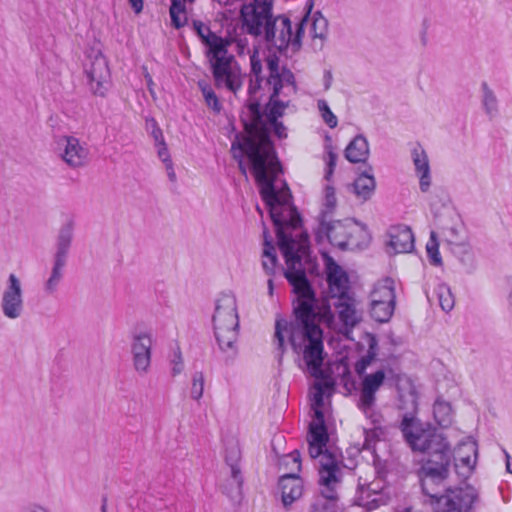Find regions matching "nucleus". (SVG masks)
Wrapping results in <instances>:
<instances>
[{"label": "nucleus", "instance_id": "nucleus-1", "mask_svg": "<svg viewBox=\"0 0 512 512\" xmlns=\"http://www.w3.org/2000/svg\"><path fill=\"white\" fill-rule=\"evenodd\" d=\"M280 250L287 265L284 276L292 286L295 299L292 301L294 319L288 321L285 318H276L274 336L277 349L281 358L288 343L293 352L301 357L309 374L317 380H323L325 353L320 325L325 323L328 327L334 326L335 314L332 306L346 329L353 328L361 321V313L356 309L355 299L349 295L318 303L302 263L309 251L306 232L299 234L289 244L283 242Z\"/></svg>", "mask_w": 512, "mask_h": 512}, {"label": "nucleus", "instance_id": "nucleus-2", "mask_svg": "<svg viewBox=\"0 0 512 512\" xmlns=\"http://www.w3.org/2000/svg\"><path fill=\"white\" fill-rule=\"evenodd\" d=\"M231 150L240 172L245 177L247 167L244 156L248 158L260 195L276 228L279 248L282 249L283 242L289 244L304 232L300 229L301 218L291 203V193L287 184L284 183L281 189L275 186L278 175L282 173V167L269 131L265 127H254L242 141L233 142Z\"/></svg>", "mask_w": 512, "mask_h": 512}, {"label": "nucleus", "instance_id": "nucleus-3", "mask_svg": "<svg viewBox=\"0 0 512 512\" xmlns=\"http://www.w3.org/2000/svg\"><path fill=\"white\" fill-rule=\"evenodd\" d=\"M333 384L328 381H317L313 385L312 409L313 420L309 424L307 436L308 452L312 459L319 460V483L323 487L322 495L329 500L336 498L335 488L340 483L342 470L339 455L327 448L329 440L322 407L324 405V394L332 389Z\"/></svg>", "mask_w": 512, "mask_h": 512}, {"label": "nucleus", "instance_id": "nucleus-4", "mask_svg": "<svg viewBox=\"0 0 512 512\" xmlns=\"http://www.w3.org/2000/svg\"><path fill=\"white\" fill-rule=\"evenodd\" d=\"M400 430L406 443L413 451L427 453L429 459L423 465L424 488L433 481H439L449 473L451 450L449 443L430 425L422 423L411 415H404Z\"/></svg>", "mask_w": 512, "mask_h": 512}, {"label": "nucleus", "instance_id": "nucleus-5", "mask_svg": "<svg viewBox=\"0 0 512 512\" xmlns=\"http://www.w3.org/2000/svg\"><path fill=\"white\" fill-rule=\"evenodd\" d=\"M265 63L267 79L265 80L264 90L259 93V95L263 94L260 103L265 98L268 99V103L266 104L267 121H275L283 116L290 102L289 99L280 98L281 94L288 96L283 90L296 91L295 77L287 67L280 66L279 58L275 54H269L265 59ZM251 115L256 123L252 125L249 130H252L254 127H265L268 130L265 125H259L262 118L261 113L260 118H257L252 113Z\"/></svg>", "mask_w": 512, "mask_h": 512}, {"label": "nucleus", "instance_id": "nucleus-6", "mask_svg": "<svg viewBox=\"0 0 512 512\" xmlns=\"http://www.w3.org/2000/svg\"><path fill=\"white\" fill-rule=\"evenodd\" d=\"M213 325L219 348L226 354V361L237 355L239 317L236 298L232 293H222L216 300Z\"/></svg>", "mask_w": 512, "mask_h": 512}, {"label": "nucleus", "instance_id": "nucleus-7", "mask_svg": "<svg viewBox=\"0 0 512 512\" xmlns=\"http://www.w3.org/2000/svg\"><path fill=\"white\" fill-rule=\"evenodd\" d=\"M308 15L296 16L291 19L287 14L276 15L260 36L267 47L275 48L279 52L291 49L297 52L302 47Z\"/></svg>", "mask_w": 512, "mask_h": 512}, {"label": "nucleus", "instance_id": "nucleus-8", "mask_svg": "<svg viewBox=\"0 0 512 512\" xmlns=\"http://www.w3.org/2000/svg\"><path fill=\"white\" fill-rule=\"evenodd\" d=\"M73 231V221L69 220L61 226L57 235L56 251L52 259V267L43 285V289L48 295L55 294L64 279L69 250L73 240Z\"/></svg>", "mask_w": 512, "mask_h": 512}, {"label": "nucleus", "instance_id": "nucleus-9", "mask_svg": "<svg viewBox=\"0 0 512 512\" xmlns=\"http://www.w3.org/2000/svg\"><path fill=\"white\" fill-rule=\"evenodd\" d=\"M209 53L212 55L210 61L217 85L225 86L236 94L241 88L242 76L236 68L232 67L231 60L233 57L227 55L223 40L217 44L214 42L213 46L209 48Z\"/></svg>", "mask_w": 512, "mask_h": 512}, {"label": "nucleus", "instance_id": "nucleus-10", "mask_svg": "<svg viewBox=\"0 0 512 512\" xmlns=\"http://www.w3.org/2000/svg\"><path fill=\"white\" fill-rule=\"evenodd\" d=\"M273 2V0H252L242 5L240 17L247 34L260 38L274 17Z\"/></svg>", "mask_w": 512, "mask_h": 512}, {"label": "nucleus", "instance_id": "nucleus-11", "mask_svg": "<svg viewBox=\"0 0 512 512\" xmlns=\"http://www.w3.org/2000/svg\"><path fill=\"white\" fill-rule=\"evenodd\" d=\"M478 500L479 492L473 486L447 489L437 498L435 512H472Z\"/></svg>", "mask_w": 512, "mask_h": 512}, {"label": "nucleus", "instance_id": "nucleus-12", "mask_svg": "<svg viewBox=\"0 0 512 512\" xmlns=\"http://www.w3.org/2000/svg\"><path fill=\"white\" fill-rule=\"evenodd\" d=\"M84 71L91 92L104 97L110 88V70L106 58L99 50H92L88 54Z\"/></svg>", "mask_w": 512, "mask_h": 512}, {"label": "nucleus", "instance_id": "nucleus-13", "mask_svg": "<svg viewBox=\"0 0 512 512\" xmlns=\"http://www.w3.org/2000/svg\"><path fill=\"white\" fill-rule=\"evenodd\" d=\"M0 308L3 316L9 320L19 319L24 314L25 305L22 283L14 273L8 276L1 295Z\"/></svg>", "mask_w": 512, "mask_h": 512}, {"label": "nucleus", "instance_id": "nucleus-14", "mask_svg": "<svg viewBox=\"0 0 512 512\" xmlns=\"http://www.w3.org/2000/svg\"><path fill=\"white\" fill-rule=\"evenodd\" d=\"M386 376L383 370H378L375 373L366 375L362 380L358 407L367 417L372 419L374 424L378 422L379 417L374 413L376 392L384 383Z\"/></svg>", "mask_w": 512, "mask_h": 512}, {"label": "nucleus", "instance_id": "nucleus-15", "mask_svg": "<svg viewBox=\"0 0 512 512\" xmlns=\"http://www.w3.org/2000/svg\"><path fill=\"white\" fill-rule=\"evenodd\" d=\"M153 336L149 331H140L132 335L131 355L135 371L139 375L149 372L152 357Z\"/></svg>", "mask_w": 512, "mask_h": 512}, {"label": "nucleus", "instance_id": "nucleus-16", "mask_svg": "<svg viewBox=\"0 0 512 512\" xmlns=\"http://www.w3.org/2000/svg\"><path fill=\"white\" fill-rule=\"evenodd\" d=\"M250 63L251 74L254 78L250 79L248 87V108L254 116L260 118V100L263 97V94L259 95V93L264 90V84L267 76H262V63L257 56V52H254L250 56Z\"/></svg>", "mask_w": 512, "mask_h": 512}, {"label": "nucleus", "instance_id": "nucleus-17", "mask_svg": "<svg viewBox=\"0 0 512 512\" xmlns=\"http://www.w3.org/2000/svg\"><path fill=\"white\" fill-rule=\"evenodd\" d=\"M58 145L60 148H63L61 153L62 159L71 168L83 167L88 163L89 149L79 139L72 136H64L59 140Z\"/></svg>", "mask_w": 512, "mask_h": 512}, {"label": "nucleus", "instance_id": "nucleus-18", "mask_svg": "<svg viewBox=\"0 0 512 512\" xmlns=\"http://www.w3.org/2000/svg\"><path fill=\"white\" fill-rule=\"evenodd\" d=\"M388 237L387 248L389 253H409L414 249V235L410 227L406 225L391 226L388 230Z\"/></svg>", "mask_w": 512, "mask_h": 512}, {"label": "nucleus", "instance_id": "nucleus-19", "mask_svg": "<svg viewBox=\"0 0 512 512\" xmlns=\"http://www.w3.org/2000/svg\"><path fill=\"white\" fill-rule=\"evenodd\" d=\"M327 283L330 290V297L326 300H333L342 295H348V276L346 272L332 258L326 262Z\"/></svg>", "mask_w": 512, "mask_h": 512}, {"label": "nucleus", "instance_id": "nucleus-20", "mask_svg": "<svg viewBox=\"0 0 512 512\" xmlns=\"http://www.w3.org/2000/svg\"><path fill=\"white\" fill-rule=\"evenodd\" d=\"M279 487L281 489L282 503L286 508L299 499L303 492L302 480L294 472L281 476Z\"/></svg>", "mask_w": 512, "mask_h": 512}, {"label": "nucleus", "instance_id": "nucleus-21", "mask_svg": "<svg viewBox=\"0 0 512 512\" xmlns=\"http://www.w3.org/2000/svg\"><path fill=\"white\" fill-rule=\"evenodd\" d=\"M323 228L325 229L327 238L329 242L340 248L341 250H345L349 243L350 237V229L351 225H347L342 221H334L330 223H322Z\"/></svg>", "mask_w": 512, "mask_h": 512}, {"label": "nucleus", "instance_id": "nucleus-22", "mask_svg": "<svg viewBox=\"0 0 512 512\" xmlns=\"http://www.w3.org/2000/svg\"><path fill=\"white\" fill-rule=\"evenodd\" d=\"M478 448L474 441L462 442L456 449L455 461L456 467L459 464L467 469L470 473L477 462Z\"/></svg>", "mask_w": 512, "mask_h": 512}, {"label": "nucleus", "instance_id": "nucleus-23", "mask_svg": "<svg viewBox=\"0 0 512 512\" xmlns=\"http://www.w3.org/2000/svg\"><path fill=\"white\" fill-rule=\"evenodd\" d=\"M345 158L351 163L365 162L369 156V144L363 135H357L345 149Z\"/></svg>", "mask_w": 512, "mask_h": 512}, {"label": "nucleus", "instance_id": "nucleus-24", "mask_svg": "<svg viewBox=\"0 0 512 512\" xmlns=\"http://www.w3.org/2000/svg\"><path fill=\"white\" fill-rule=\"evenodd\" d=\"M376 188V181L371 173L363 172L360 174L352 184V192L361 201L369 200L374 194Z\"/></svg>", "mask_w": 512, "mask_h": 512}, {"label": "nucleus", "instance_id": "nucleus-25", "mask_svg": "<svg viewBox=\"0 0 512 512\" xmlns=\"http://www.w3.org/2000/svg\"><path fill=\"white\" fill-rule=\"evenodd\" d=\"M395 302L396 295L394 290V281L391 278H385L377 282L370 293V302Z\"/></svg>", "mask_w": 512, "mask_h": 512}, {"label": "nucleus", "instance_id": "nucleus-26", "mask_svg": "<svg viewBox=\"0 0 512 512\" xmlns=\"http://www.w3.org/2000/svg\"><path fill=\"white\" fill-rule=\"evenodd\" d=\"M433 414L436 422L441 427H448L453 420V412L450 403L437 399L433 406Z\"/></svg>", "mask_w": 512, "mask_h": 512}, {"label": "nucleus", "instance_id": "nucleus-27", "mask_svg": "<svg viewBox=\"0 0 512 512\" xmlns=\"http://www.w3.org/2000/svg\"><path fill=\"white\" fill-rule=\"evenodd\" d=\"M225 460L227 465L230 467L231 477L235 482L238 491L240 492L243 479L241 476V470L238 466L239 451L235 446L226 451Z\"/></svg>", "mask_w": 512, "mask_h": 512}, {"label": "nucleus", "instance_id": "nucleus-28", "mask_svg": "<svg viewBox=\"0 0 512 512\" xmlns=\"http://www.w3.org/2000/svg\"><path fill=\"white\" fill-rule=\"evenodd\" d=\"M395 302H370V314L378 322H387L393 315Z\"/></svg>", "mask_w": 512, "mask_h": 512}, {"label": "nucleus", "instance_id": "nucleus-29", "mask_svg": "<svg viewBox=\"0 0 512 512\" xmlns=\"http://www.w3.org/2000/svg\"><path fill=\"white\" fill-rule=\"evenodd\" d=\"M481 92V102L485 113L490 117L495 116L498 113V99L494 91L486 82H483L481 84Z\"/></svg>", "mask_w": 512, "mask_h": 512}, {"label": "nucleus", "instance_id": "nucleus-30", "mask_svg": "<svg viewBox=\"0 0 512 512\" xmlns=\"http://www.w3.org/2000/svg\"><path fill=\"white\" fill-rule=\"evenodd\" d=\"M305 15L309 16V12ZM307 25H310V34L312 38H319L324 40L326 38L327 30H328V21L325 17L321 15L320 12H316L313 14L311 22L308 18Z\"/></svg>", "mask_w": 512, "mask_h": 512}, {"label": "nucleus", "instance_id": "nucleus-31", "mask_svg": "<svg viewBox=\"0 0 512 512\" xmlns=\"http://www.w3.org/2000/svg\"><path fill=\"white\" fill-rule=\"evenodd\" d=\"M192 25L193 30L208 48H211L214 42L217 44L222 41V38L211 32L210 27L203 22L194 20Z\"/></svg>", "mask_w": 512, "mask_h": 512}, {"label": "nucleus", "instance_id": "nucleus-32", "mask_svg": "<svg viewBox=\"0 0 512 512\" xmlns=\"http://www.w3.org/2000/svg\"><path fill=\"white\" fill-rule=\"evenodd\" d=\"M169 13L171 23L176 29H180L187 24L186 5L180 1H175V3L170 5Z\"/></svg>", "mask_w": 512, "mask_h": 512}, {"label": "nucleus", "instance_id": "nucleus-33", "mask_svg": "<svg viewBox=\"0 0 512 512\" xmlns=\"http://www.w3.org/2000/svg\"><path fill=\"white\" fill-rule=\"evenodd\" d=\"M276 264L277 256L275 247L270 241L265 239L262 260L263 269L267 274L272 275L275 271Z\"/></svg>", "mask_w": 512, "mask_h": 512}, {"label": "nucleus", "instance_id": "nucleus-34", "mask_svg": "<svg viewBox=\"0 0 512 512\" xmlns=\"http://www.w3.org/2000/svg\"><path fill=\"white\" fill-rule=\"evenodd\" d=\"M435 293L442 310L445 312L451 311L454 307L455 301L450 287L446 284H439L435 289Z\"/></svg>", "mask_w": 512, "mask_h": 512}, {"label": "nucleus", "instance_id": "nucleus-35", "mask_svg": "<svg viewBox=\"0 0 512 512\" xmlns=\"http://www.w3.org/2000/svg\"><path fill=\"white\" fill-rule=\"evenodd\" d=\"M198 87L202 92L206 105L214 112H220L221 104L210 84H208L206 81H199Z\"/></svg>", "mask_w": 512, "mask_h": 512}, {"label": "nucleus", "instance_id": "nucleus-36", "mask_svg": "<svg viewBox=\"0 0 512 512\" xmlns=\"http://www.w3.org/2000/svg\"><path fill=\"white\" fill-rule=\"evenodd\" d=\"M453 253L460 259V261L471 268L475 266V259L472 248L469 244L461 242L452 248Z\"/></svg>", "mask_w": 512, "mask_h": 512}, {"label": "nucleus", "instance_id": "nucleus-37", "mask_svg": "<svg viewBox=\"0 0 512 512\" xmlns=\"http://www.w3.org/2000/svg\"><path fill=\"white\" fill-rule=\"evenodd\" d=\"M412 160L417 174L430 170L427 154L421 146L412 150Z\"/></svg>", "mask_w": 512, "mask_h": 512}, {"label": "nucleus", "instance_id": "nucleus-38", "mask_svg": "<svg viewBox=\"0 0 512 512\" xmlns=\"http://www.w3.org/2000/svg\"><path fill=\"white\" fill-rule=\"evenodd\" d=\"M426 250L430 263L434 266H440L442 264V258L439 253V244L437 242L435 232H431L430 240L426 245Z\"/></svg>", "mask_w": 512, "mask_h": 512}, {"label": "nucleus", "instance_id": "nucleus-39", "mask_svg": "<svg viewBox=\"0 0 512 512\" xmlns=\"http://www.w3.org/2000/svg\"><path fill=\"white\" fill-rule=\"evenodd\" d=\"M364 443L363 449L372 450L377 441L383 436V429L380 426H375L371 429H364Z\"/></svg>", "mask_w": 512, "mask_h": 512}, {"label": "nucleus", "instance_id": "nucleus-40", "mask_svg": "<svg viewBox=\"0 0 512 512\" xmlns=\"http://www.w3.org/2000/svg\"><path fill=\"white\" fill-rule=\"evenodd\" d=\"M204 375L202 372L196 371L192 375V383L190 389V396L192 399L198 401L203 396L204 392Z\"/></svg>", "mask_w": 512, "mask_h": 512}, {"label": "nucleus", "instance_id": "nucleus-41", "mask_svg": "<svg viewBox=\"0 0 512 512\" xmlns=\"http://www.w3.org/2000/svg\"><path fill=\"white\" fill-rule=\"evenodd\" d=\"M317 106L323 121L330 127L335 128L338 124L337 117L331 111L328 103L324 99H320L317 102Z\"/></svg>", "mask_w": 512, "mask_h": 512}, {"label": "nucleus", "instance_id": "nucleus-42", "mask_svg": "<svg viewBox=\"0 0 512 512\" xmlns=\"http://www.w3.org/2000/svg\"><path fill=\"white\" fill-rule=\"evenodd\" d=\"M422 479H421V487H422V491L425 495H427L428 497L431 498V503H433L435 501V503L437 502V498L440 497L439 495V489H438V486L448 477V475L446 477H443L441 480L439 481H433L431 482L429 485H428V490L424 488V477H425V474H424V471L422 470Z\"/></svg>", "mask_w": 512, "mask_h": 512}, {"label": "nucleus", "instance_id": "nucleus-43", "mask_svg": "<svg viewBox=\"0 0 512 512\" xmlns=\"http://www.w3.org/2000/svg\"><path fill=\"white\" fill-rule=\"evenodd\" d=\"M462 232V227L453 225L449 227L444 228V236L446 241L453 246L461 243V237L460 234Z\"/></svg>", "mask_w": 512, "mask_h": 512}, {"label": "nucleus", "instance_id": "nucleus-44", "mask_svg": "<svg viewBox=\"0 0 512 512\" xmlns=\"http://www.w3.org/2000/svg\"><path fill=\"white\" fill-rule=\"evenodd\" d=\"M146 130L154 139L155 144L161 143L164 139L161 128L154 118L146 119Z\"/></svg>", "mask_w": 512, "mask_h": 512}, {"label": "nucleus", "instance_id": "nucleus-45", "mask_svg": "<svg viewBox=\"0 0 512 512\" xmlns=\"http://www.w3.org/2000/svg\"><path fill=\"white\" fill-rule=\"evenodd\" d=\"M337 154L333 151L332 147H328V150H327V155L325 157V161H326V169H325V176L324 178L327 180V181H330L333 173H334V169H335V166H336V161H337Z\"/></svg>", "mask_w": 512, "mask_h": 512}, {"label": "nucleus", "instance_id": "nucleus-46", "mask_svg": "<svg viewBox=\"0 0 512 512\" xmlns=\"http://www.w3.org/2000/svg\"><path fill=\"white\" fill-rule=\"evenodd\" d=\"M170 364H171V373L173 376H176V375H179L182 373V371L184 369V362H183L182 354H181L179 347H177L173 351V355L170 359Z\"/></svg>", "mask_w": 512, "mask_h": 512}, {"label": "nucleus", "instance_id": "nucleus-47", "mask_svg": "<svg viewBox=\"0 0 512 512\" xmlns=\"http://www.w3.org/2000/svg\"><path fill=\"white\" fill-rule=\"evenodd\" d=\"M270 127L273 129L274 134L279 139H285L287 137V131L284 124L278 120L268 121Z\"/></svg>", "mask_w": 512, "mask_h": 512}, {"label": "nucleus", "instance_id": "nucleus-48", "mask_svg": "<svg viewBox=\"0 0 512 512\" xmlns=\"http://www.w3.org/2000/svg\"><path fill=\"white\" fill-rule=\"evenodd\" d=\"M419 177V187L422 192H427L431 186L430 170L417 174Z\"/></svg>", "mask_w": 512, "mask_h": 512}, {"label": "nucleus", "instance_id": "nucleus-49", "mask_svg": "<svg viewBox=\"0 0 512 512\" xmlns=\"http://www.w3.org/2000/svg\"><path fill=\"white\" fill-rule=\"evenodd\" d=\"M155 146L157 147L158 157L162 160L164 164L172 162L164 140L161 143L155 144Z\"/></svg>", "mask_w": 512, "mask_h": 512}, {"label": "nucleus", "instance_id": "nucleus-50", "mask_svg": "<svg viewBox=\"0 0 512 512\" xmlns=\"http://www.w3.org/2000/svg\"><path fill=\"white\" fill-rule=\"evenodd\" d=\"M284 461L286 464H288L291 461L292 464L295 466V470L297 472L300 471L301 461H300V452L299 451L295 450V451L291 452L284 458Z\"/></svg>", "mask_w": 512, "mask_h": 512}, {"label": "nucleus", "instance_id": "nucleus-51", "mask_svg": "<svg viewBox=\"0 0 512 512\" xmlns=\"http://www.w3.org/2000/svg\"><path fill=\"white\" fill-rule=\"evenodd\" d=\"M325 203L328 208H333L336 205L335 190L331 186H326Z\"/></svg>", "mask_w": 512, "mask_h": 512}, {"label": "nucleus", "instance_id": "nucleus-52", "mask_svg": "<svg viewBox=\"0 0 512 512\" xmlns=\"http://www.w3.org/2000/svg\"><path fill=\"white\" fill-rule=\"evenodd\" d=\"M383 371L387 375L385 380H387L388 382L397 384L402 379V374L395 371L394 369L389 368V369H385Z\"/></svg>", "mask_w": 512, "mask_h": 512}, {"label": "nucleus", "instance_id": "nucleus-53", "mask_svg": "<svg viewBox=\"0 0 512 512\" xmlns=\"http://www.w3.org/2000/svg\"><path fill=\"white\" fill-rule=\"evenodd\" d=\"M21 512H50L46 507L39 504H30L25 506Z\"/></svg>", "mask_w": 512, "mask_h": 512}, {"label": "nucleus", "instance_id": "nucleus-54", "mask_svg": "<svg viewBox=\"0 0 512 512\" xmlns=\"http://www.w3.org/2000/svg\"><path fill=\"white\" fill-rule=\"evenodd\" d=\"M167 175L170 181L175 182L176 181V173L173 168L172 162H168L165 164Z\"/></svg>", "mask_w": 512, "mask_h": 512}, {"label": "nucleus", "instance_id": "nucleus-55", "mask_svg": "<svg viewBox=\"0 0 512 512\" xmlns=\"http://www.w3.org/2000/svg\"><path fill=\"white\" fill-rule=\"evenodd\" d=\"M130 5L136 13H140L143 9V0H129Z\"/></svg>", "mask_w": 512, "mask_h": 512}, {"label": "nucleus", "instance_id": "nucleus-56", "mask_svg": "<svg viewBox=\"0 0 512 512\" xmlns=\"http://www.w3.org/2000/svg\"><path fill=\"white\" fill-rule=\"evenodd\" d=\"M332 73L331 71L327 70L324 72V87H325V90H328L330 87H331V83H332Z\"/></svg>", "mask_w": 512, "mask_h": 512}, {"label": "nucleus", "instance_id": "nucleus-57", "mask_svg": "<svg viewBox=\"0 0 512 512\" xmlns=\"http://www.w3.org/2000/svg\"><path fill=\"white\" fill-rule=\"evenodd\" d=\"M145 79L147 81V87H148L150 93L153 95L154 91H153L152 86L154 85V83H153L151 75L148 72L145 73Z\"/></svg>", "mask_w": 512, "mask_h": 512}, {"label": "nucleus", "instance_id": "nucleus-58", "mask_svg": "<svg viewBox=\"0 0 512 512\" xmlns=\"http://www.w3.org/2000/svg\"><path fill=\"white\" fill-rule=\"evenodd\" d=\"M505 456H506V469L509 473H512V467L510 464V455L506 451H505Z\"/></svg>", "mask_w": 512, "mask_h": 512}, {"label": "nucleus", "instance_id": "nucleus-59", "mask_svg": "<svg viewBox=\"0 0 512 512\" xmlns=\"http://www.w3.org/2000/svg\"><path fill=\"white\" fill-rule=\"evenodd\" d=\"M267 285H268V293H269L270 296H272L273 295V290H274L273 280L269 279L268 282H267Z\"/></svg>", "mask_w": 512, "mask_h": 512}, {"label": "nucleus", "instance_id": "nucleus-60", "mask_svg": "<svg viewBox=\"0 0 512 512\" xmlns=\"http://www.w3.org/2000/svg\"><path fill=\"white\" fill-rule=\"evenodd\" d=\"M510 284H511V289H510V292H509L508 302H509L510 308L512 309V279L510 281Z\"/></svg>", "mask_w": 512, "mask_h": 512}, {"label": "nucleus", "instance_id": "nucleus-61", "mask_svg": "<svg viewBox=\"0 0 512 512\" xmlns=\"http://www.w3.org/2000/svg\"><path fill=\"white\" fill-rule=\"evenodd\" d=\"M101 511L102 512H107V510H106V500L105 499L103 500V504L101 506Z\"/></svg>", "mask_w": 512, "mask_h": 512}, {"label": "nucleus", "instance_id": "nucleus-62", "mask_svg": "<svg viewBox=\"0 0 512 512\" xmlns=\"http://www.w3.org/2000/svg\"><path fill=\"white\" fill-rule=\"evenodd\" d=\"M195 1H196V0H183V4L185 5V4H186V2H188V3L192 4V3H194Z\"/></svg>", "mask_w": 512, "mask_h": 512}]
</instances>
